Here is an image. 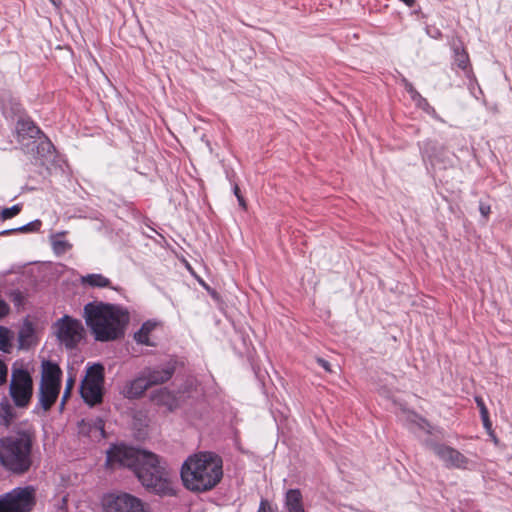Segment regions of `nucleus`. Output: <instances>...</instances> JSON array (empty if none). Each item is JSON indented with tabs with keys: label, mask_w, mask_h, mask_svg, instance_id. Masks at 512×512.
<instances>
[{
	"label": "nucleus",
	"mask_w": 512,
	"mask_h": 512,
	"mask_svg": "<svg viewBox=\"0 0 512 512\" xmlns=\"http://www.w3.org/2000/svg\"><path fill=\"white\" fill-rule=\"evenodd\" d=\"M432 450L447 468L466 469L469 465L468 458L451 446L436 443Z\"/></svg>",
	"instance_id": "obj_14"
},
{
	"label": "nucleus",
	"mask_w": 512,
	"mask_h": 512,
	"mask_svg": "<svg viewBox=\"0 0 512 512\" xmlns=\"http://www.w3.org/2000/svg\"><path fill=\"white\" fill-rule=\"evenodd\" d=\"M106 465L132 469L141 484L160 497L177 494L175 482L161 465L159 457L150 451L124 444L113 445L107 451Z\"/></svg>",
	"instance_id": "obj_1"
},
{
	"label": "nucleus",
	"mask_w": 512,
	"mask_h": 512,
	"mask_svg": "<svg viewBox=\"0 0 512 512\" xmlns=\"http://www.w3.org/2000/svg\"><path fill=\"white\" fill-rule=\"evenodd\" d=\"M61 377L62 371L57 364L43 361L38 405L44 411L55 404L61 389Z\"/></svg>",
	"instance_id": "obj_5"
},
{
	"label": "nucleus",
	"mask_w": 512,
	"mask_h": 512,
	"mask_svg": "<svg viewBox=\"0 0 512 512\" xmlns=\"http://www.w3.org/2000/svg\"><path fill=\"white\" fill-rule=\"evenodd\" d=\"M479 211L483 217H485V218L488 217V215L491 211L490 205L481 202L479 204Z\"/></svg>",
	"instance_id": "obj_35"
},
{
	"label": "nucleus",
	"mask_w": 512,
	"mask_h": 512,
	"mask_svg": "<svg viewBox=\"0 0 512 512\" xmlns=\"http://www.w3.org/2000/svg\"><path fill=\"white\" fill-rule=\"evenodd\" d=\"M31 508V493L27 488L14 489L0 496V512H28Z\"/></svg>",
	"instance_id": "obj_12"
},
{
	"label": "nucleus",
	"mask_w": 512,
	"mask_h": 512,
	"mask_svg": "<svg viewBox=\"0 0 512 512\" xmlns=\"http://www.w3.org/2000/svg\"><path fill=\"white\" fill-rule=\"evenodd\" d=\"M15 406L6 397L0 401V421L3 425L8 427L13 420L17 417Z\"/></svg>",
	"instance_id": "obj_21"
},
{
	"label": "nucleus",
	"mask_w": 512,
	"mask_h": 512,
	"mask_svg": "<svg viewBox=\"0 0 512 512\" xmlns=\"http://www.w3.org/2000/svg\"><path fill=\"white\" fill-rule=\"evenodd\" d=\"M53 251L57 254H64L71 248L69 244L61 235H55L51 238Z\"/></svg>",
	"instance_id": "obj_23"
},
{
	"label": "nucleus",
	"mask_w": 512,
	"mask_h": 512,
	"mask_svg": "<svg viewBox=\"0 0 512 512\" xmlns=\"http://www.w3.org/2000/svg\"><path fill=\"white\" fill-rule=\"evenodd\" d=\"M234 193H235V195H236V197H237V199H238V201H239V204H240L242 207H244V206H245V203H244L243 198L239 195V188H238V186H235V187H234Z\"/></svg>",
	"instance_id": "obj_37"
},
{
	"label": "nucleus",
	"mask_w": 512,
	"mask_h": 512,
	"mask_svg": "<svg viewBox=\"0 0 512 512\" xmlns=\"http://www.w3.org/2000/svg\"><path fill=\"white\" fill-rule=\"evenodd\" d=\"M104 512H147L141 499L129 493H110L103 497Z\"/></svg>",
	"instance_id": "obj_9"
},
{
	"label": "nucleus",
	"mask_w": 512,
	"mask_h": 512,
	"mask_svg": "<svg viewBox=\"0 0 512 512\" xmlns=\"http://www.w3.org/2000/svg\"><path fill=\"white\" fill-rule=\"evenodd\" d=\"M20 111H21L20 104H19V103H17V102H14V103H13V107H12V112H13L14 114H17V113H19Z\"/></svg>",
	"instance_id": "obj_38"
},
{
	"label": "nucleus",
	"mask_w": 512,
	"mask_h": 512,
	"mask_svg": "<svg viewBox=\"0 0 512 512\" xmlns=\"http://www.w3.org/2000/svg\"><path fill=\"white\" fill-rule=\"evenodd\" d=\"M101 432L104 433L103 425L100 426Z\"/></svg>",
	"instance_id": "obj_42"
},
{
	"label": "nucleus",
	"mask_w": 512,
	"mask_h": 512,
	"mask_svg": "<svg viewBox=\"0 0 512 512\" xmlns=\"http://www.w3.org/2000/svg\"><path fill=\"white\" fill-rule=\"evenodd\" d=\"M149 388L147 381L140 371L134 379L125 384L122 394L128 399H138Z\"/></svg>",
	"instance_id": "obj_16"
},
{
	"label": "nucleus",
	"mask_w": 512,
	"mask_h": 512,
	"mask_svg": "<svg viewBox=\"0 0 512 512\" xmlns=\"http://www.w3.org/2000/svg\"><path fill=\"white\" fill-rule=\"evenodd\" d=\"M404 86L405 90L409 93L413 101L420 95V93L413 87V85L410 82L405 81Z\"/></svg>",
	"instance_id": "obj_32"
},
{
	"label": "nucleus",
	"mask_w": 512,
	"mask_h": 512,
	"mask_svg": "<svg viewBox=\"0 0 512 512\" xmlns=\"http://www.w3.org/2000/svg\"><path fill=\"white\" fill-rule=\"evenodd\" d=\"M150 401L160 407L173 411L178 406L175 394L168 388H160L150 394Z\"/></svg>",
	"instance_id": "obj_17"
},
{
	"label": "nucleus",
	"mask_w": 512,
	"mask_h": 512,
	"mask_svg": "<svg viewBox=\"0 0 512 512\" xmlns=\"http://www.w3.org/2000/svg\"><path fill=\"white\" fill-rule=\"evenodd\" d=\"M414 102L416 103V105L419 108L423 109L427 113L432 114V115L435 114L434 108L432 106H430L427 99L424 98L421 94L414 100Z\"/></svg>",
	"instance_id": "obj_28"
},
{
	"label": "nucleus",
	"mask_w": 512,
	"mask_h": 512,
	"mask_svg": "<svg viewBox=\"0 0 512 512\" xmlns=\"http://www.w3.org/2000/svg\"><path fill=\"white\" fill-rule=\"evenodd\" d=\"M317 362L319 363V365L321 367H323V369L326 372H332L331 365H330V363L327 360H325L323 358H317Z\"/></svg>",
	"instance_id": "obj_36"
},
{
	"label": "nucleus",
	"mask_w": 512,
	"mask_h": 512,
	"mask_svg": "<svg viewBox=\"0 0 512 512\" xmlns=\"http://www.w3.org/2000/svg\"><path fill=\"white\" fill-rule=\"evenodd\" d=\"M8 377V367L6 363L0 359V386L4 385L7 382Z\"/></svg>",
	"instance_id": "obj_30"
},
{
	"label": "nucleus",
	"mask_w": 512,
	"mask_h": 512,
	"mask_svg": "<svg viewBox=\"0 0 512 512\" xmlns=\"http://www.w3.org/2000/svg\"><path fill=\"white\" fill-rule=\"evenodd\" d=\"M475 402L477 404V407L480 410V415H481V418L483 420V423H484L485 427L490 426L488 409H487L483 399L481 397H479V396H476L475 397Z\"/></svg>",
	"instance_id": "obj_27"
},
{
	"label": "nucleus",
	"mask_w": 512,
	"mask_h": 512,
	"mask_svg": "<svg viewBox=\"0 0 512 512\" xmlns=\"http://www.w3.org/2000/svg\"><path fill=\"white\" fill-rule=\"evenodd\" d=\"M41 225L42 223L40 220H34L17 228L3 230L0 232V236L8 235L14 232H37L40 230Z\"/></svg>",
	"instance_id": "obj_22"
},
{
	"label": "nucleus",
	"mask_w": 512,
	"mask_h": 512,
	"mask_svg": "<svg viewBox=\"0 0 512 512\" xmlns=\"http://www.w3.org/2000/svg\"><path fill=\"white\" fill-rule=\"evenodd\" d=\"M74 379L72 377H69L66 381V386H65V390H64V393H63V396H62V400H61V404H60V408L63 409L67 399L69 398L70 394H71V391L74 387Z\"/></svg>",
	"instance_id": "obj_29"
},
{
	"label": "nucleus",
	"mask_w": 512,
	"mask_h": 512,
	"mask_svg": "<svg viewBox=\"0 0 512 512\" xmlns=\"http://www.w3.org/2000/svg\"><path fill=\"white\" fill-rule=\"evenodd\" d=\"M40 340V331L29 320H24L18 331V349L33 350Z\"/></svg>",
	"instance_id": "obj_15"
},
{
	"label": "nucleus",
	"mask_w": 512,
	"mask_h": 512,
	"mask_svg": "<svg viewBox=\"0 0 512 512\" xmlns=\"http://www.w3.org/2000/svg\"><path fill=\"white\" fill-rule=\"evenodd\" d=\"M455 63L463 71H467L470 65L468 54L464 50H455Z\"/></svg>",
	"instance_id": "obj_25"
},
{
	"label": "nucleus",
	"mask_w": 512,
	"mask_h": 512,
	"mask_svg": "<svg viewBox=\"0 0 512 512\" xmlns=\"http://www.w3.org/2000/svg\"><path fill=\"white\" fill-rule=\"evenodd\" d=\"M420 149L424 162L430 163L434 168L446 169L453 164L454 154L436 141L426 140Z\"/></svg>",
	"instance_id": "obj_10"
},
{
	"label": "nucleus",
	"mask_w": 512,
	"mask_h": 512,
	"mask_svg": "<svg viewBox=\"0 0 512 512\" xmlns=\"http://www.w3.org/2000/svg\"><path fill=\"white\" fill-rule=\"evenodd\" d=\"M50 2H51L53 5L57 6V5H58V3H59V0H50Z\"/></svg>",
	"instance_id": "obj_41"
},
{
	"label": "nucleus",
	"mask_w": 512,
	"mask_h": 512,
	"mask_svg": "<svg viewBox=\"0 0 512 512\" xmlns=\"http://www.w3.org/2000/svg\"><path fill=\"white\" fill-rule=\"evenodd\" d=\"M58 341L69 350L75 349L84 340L86 331L80 320L64 315L53 326Z\"/></svg>",
	"instance_id": "obj_7"
},
{
	"label": "nucleus",
	"mask_w": 512,
	"mask_h": 512,
	"mask_svg": "<svg viewBox=\"0 0 512 512\" xmlns=\"http://www.w3.org/2000/svg\"><path fill=\"white\" fill-rule=\"evenodd\" d=\"M9 311L10 307L8 303L4 299L0 298V319L8 315Z\"/></svg>",
	"instance_id": "obj_33"
},
{
	"label": "nucleus",
	"mask_w": 512,
	"mask_h": 512,
	"mask_svg": "<svg viewBox=\"0 0 512 512\" xmlns=\"http://www.w3.org/2000/svg\"><path fill=\"white\" fill-rule=\"evenodd\" d=\"M180 476L184 487L189 491H210L223 477L222 459L213 452L190 455L182 464Z\"/></svg>",
	"instance_id": "obj_3"
},
{
	"label": "nucleus",
	"mask_w": 512,
	"mask_h": 512,
	"mask_svg": "<svg viewBox=\"0 0 512 512\" xmlns=\"http://www.w3.org/2000/svg\"><path fill=\"white\" fill-rule=\"evenodd\" d=\"M84 316L95 340L99 342H112L123 338L130 321L127 308L104 302L86 304Z\"/></svg>",
	"instance_id": "obj_2"
},
{
	"label": "nucleus",
	"mask_w": 512,
	"mask_h": 512,
	"mask_svg": "<svg viewBox=\"0 0 512 512\" xmlns=\"http://www.w3.org/2000/svg\"><path fill=\"white\" fill-rule=\"evenodd\" d=\"M22 210L21 204H15L9 208H3L0 211V218L5 221L7 219H11L18 215L20 211Z\"/></svg>",
	"instance_id": "obj_26"
},
{
	"label": "nucleus",
	"mask_w": 512,
	"mask_h": 512,
	"mask_svg": "<svg viewBox=\"0 0 512 512\" xmlns=\"http://www.w3.org/2000/svg\"><path fill=\"white\" fill-rule=\"evenodd\" d=\"M164 334V324L157 319H149L142 323L133 334V340L142 346L156 347Z\"/></svg>",
	"instance_id": "obj_11"
},
{
	"label": "nucleus",
	"mask_w": 512,
	"mask_h": 512,
	"mask_svg": "<svg viewBox=\"0 0 512 512\" xmlns=\"http://www.w3.org/2000/svg\"><path fill=\"white\" fill-rule=\"evenodd\" d=\"M34 384L30 372L24 368H13L9 383V396L16 408L26 409L31 403Z\"/></svg>",
	"instance_id": "obj_6"
},
{
	"label": "nucleus",
	"mask_w": 512,
	"mask_h": 512,
	"mask_svg": "<svg viewBox=\"0 0 512 512\" xmlns=\"http://www.w3.org/2000/svg\"><path fill=\"white\" fill-rule=\"evenodd\" d=\"M283 508L284 512H306L302 493L299 489H289L285 493Z\"/></svg>",
	"instance_id": "obj_19"
},
{
	"label": "nucleus",
	"mask_w": 512,
	"mask_h": 512,
	"mask_svg": "<svg viewBox=\"0 0 512 512\" xmlns=\"http://www.w3.org/2000/svg\"><path fill=\"white\" fill-rule=\"evenodd\" d=\"M15 129L19 142L26 138H39L42 135L40 128L28 118H20L16 123Z\"/></svg>",
	"instance_id": "obj_18"
},
{
	"label": "nucleus",
	"mask_w": 512,
	"mask_h": 512,
	"mask_svg": "<svg viewBox=\"0 0 512 512\" xmlns=\"http://www.w3.org/2000/svg\"><path fill=\"white\" fill-rule=\"evenodd\" d=\"M175 370L176 362L171 359L165 363L144 367L141 373L149 387H152L169 381L175 373Z\"/></svg>",
	"instance_id": "obj_13"
},
{
	"label": "nucleus",
	"mask_w": 512,
	"mask_h": 512,
	"mask_svg": "<svg viewBox=\"0 0 512 512\" xmlns=\"http://www.w3.org/2000/svg\"><path fill=\"white\" fill-rule=\"evenodd\" d=\"M257 512H276V509L266 499H261Z\"/></svg>",
	"instance_id": "obj_31"
},
{
	"label": "nucleus",
	"mask_w": 512,
	"mask_h": 512,
	"mask_svg": "<svg viewBox=\"0 0 512 512\" xmlns=\"http://www.w3.org/2000/svg\"><path fill=\"white\" fill-rule=\"evenodd\" d=\"M32 438L21 433L0 439V464L9 472L22 475L33 464Z\"/></svg>",
	"instance_id": "obj_4"
},
{
	"label": "nucleus",
	"mask_w": 512,
	"mask_h": 512,
	"mask_svg": "<svg viewBox=\"0 0 512 512\" xmlns=\"http://www.w3.org/2000/svg\"><path fill=\"white\" fill-rule=\"evenodd\" d=\"M81 283L85 286L92 288H111L116 289L111 285L109 278L100 273H91L81 277Z\"/></svg>",
	"instance_id": "obj_20"
},
{
	"label": "nucleus",
	"mask_w": 512,
	"mask_h": 512,
	"mask_svg": "<svg viewBox=\"0 0 512 512\" xmlns=\"http://www.w3.org/2000/svg\"><path fill=\"white\" fill-rule=\"evenodd\" d=\"M103 382V366L101 364L90 366L80 386V394L85 403L94 406L102 401Z\"/></svg>",
	"instance_id": "obj_8"
},
{
	"label": "nucleus",
	"mask_w": 512,
	"mask_h": 512,
	"mask_svg": "<svg viewBox=\"0 0 512 512\" xmlns=\"http://www.w3.org/2000/svg\"><path fill=\"white\" fill-rule=\"evenodd\" d=\"M11 297L15 305H20L23 300V295L19 290H15L11 293Z\"/></svg>",
	"instance_id": "obj_34"
},
{
	"label": "nucleus",
	"mask_w": 512,
	"mask_h": 512,
	"mask_svg": "<svg viewBox=\"0 0 512 512\" xmlns=\"http://www.w3.org/2000/svg\"><path fill=\"white\" fill-rule=\"evenodd\" d=\"M440 35H441V32H440L438 29H436V35H433V37H434V38H437V37H439Z\"/></svg>",
	"instance_id": "obj_40"
},
{
	"label": "nucleus",
	"mask_w": 512,
	"mask_h": 512,
	"mask_svg": "<svg viewBox=\"0 0 512 512\" xmlns=\"http://www.w3.org/2000/svg\"><path fill=\"white\" fill-rule=\"evenodd\" d=\"M1 108H2V111H3L4 115L7 116L8 115V110H7V107H6V105L4 103H2Z\"/></svg>",
	"instance_id": "obj_39"
},
{
	"label": "nucleus",
	"mask_w": 512,
	"mask_h": 512,
	"mask_svg": "<svg viewBox=\"0 0 512 512\" xmlns=\"http://www.w3.org/2000/svg\"><path fill=\"white\" fill-rule=\"evenodd\" d=\"M13 339V332L4 327L0 326V351L8 352V348L10 346V342Z\"/></svg>",
	"instance_id": "obj_24"
}]
</instances>
